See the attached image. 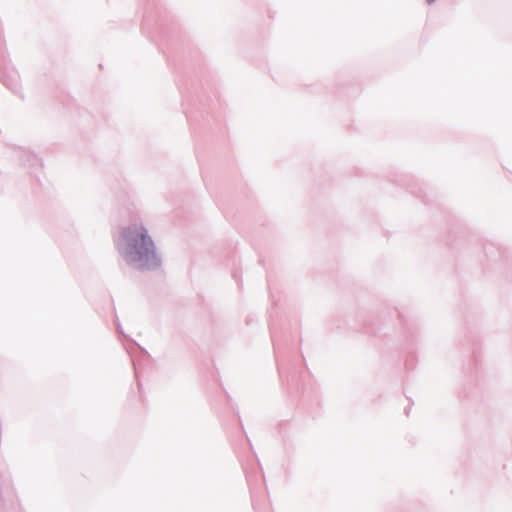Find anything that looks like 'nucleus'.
<instances>
[{"instance_id":"f257e3e1","label":"nucleus","mask_w":512,"mask_h":512,"mask_svg":"<svg viewBox=\"0 0 512 512\" xmlns=\"http://www.w3.org/2000/svg\"><path fill=\"white\" fill-rule=\"evenodd\" d=\"M126 254L132 262H142L144 266L156 263L155 246L142 226L128 228L123 232Z\"/></svg>"}]
</instances>
